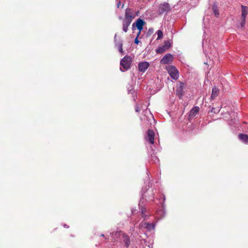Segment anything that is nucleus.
I'll use <instances>...</instances> for the list:
<instances>
[{
    "label": "nucleus",
    "instance_id": "1",
    "mask_svg": "<svg viewBox=\"0 0 248 248\" xmlns=\"http://www.w3.org/2000/svg\"><path fill=\"white\" fill-rule=\"evenodd\" d=\"M135 17V16L132 10L128 8H126L124 18L123 21V30L124 32H126L127 31L128 27Z\"/></svg>",
    "mask_w": 248,
    "mask_h": 248
},
{
    "label": "nucleus",
    "instance_id": "2",
    "mask_svg": "<svg viewBox=\"0 0 248 248\" xmlns=\"http://www.w3.org/2000/svg\"><path fill=\"white\" fill-rule=\"evenodd\" d=\"M131 58L128 56H124L120 62V70L122 72L128 70L130 68Z\"/></svg>",
    "mask_w": 248,
    "mask_h": 248
},
{
    "label": "nucleus",
    "instance_id": "3",
    "mask_svg": "<svg viewBox=\"0 0 248 248\" xmlns=\"http://www.w3.org/2000/svg\"><path fill=\"white\" fill-rule=\"evenodd\" d=\"M140 120L146 122L147 124H151L152 121H154L153 115L148 109L146 108L143 112L142 116L140 117Z\"/></svg>",
    "mask_w": 248,
    "mask_h": 248
},
{
    "label": "nucleus",
    "instance_id": "4",
    "mask_svg": "<svg viewBox=\"0 0 248 248\" xmlns=\"http://www.w3.org/2000/svg\"><path fill=\"white\" fill-rule=\"evenodd\" d=\"M168 73L171 78L174 80H176L179 78V72L176 68L173 65H169L166 67Z\"/></svg>",
    "mask_w": 248,
    "mask_h": 248
},
{
    "label": "nucleus",
    "instance_id": "5",
    "mask_svg": "<svg viewBox=\"0 0 248 248\" xmlns=\"http://www.w3.org/2000/svg\"><path fill=\"white\" fill-rule=\"evenodd\" d=\"M156 223H149L146 221H143L140 224V228L141 229H145L147 231L150 232L154 230Z\"/></svg>",
    "mask_w": 248,
    "mask_h": 248
},
{
    "label": "nucleus",
    "instance_id": "6",
    "mask_svg": "<svg viewBox=\"0 0 248 248\" xmlns=\"http://www.w3.org/2000/svg\"><path fill=\"white\" fill-rule=\"evenodd\" d=\"M115 235L120 237L123 240L124 246L127 248L130 245V238L128 236L125 234L123 232L118 231L116 232Z\"/></svg>",
    "mask_w": 248,
    "mask_h": 248
},
{
    "label": "nucleus",
    "instance_id": "7",
    "mask_svg": "<svg viewBox=\"0 0 248 248\" xmlns=\"http://www.w3.org/2000/svg\"><path fill=\"white\" fill-rule=\"evenodd\" d=\"M155 193L153 189H149L146 192H142V199H145L146 201H153L155 198Z\"/></svg>",
    "mask_w": 248,
    "mask_h": 248
},
{
    "label": "nucleus",
    "instance_id": "8",
    "mask_svg": "<svg viewBox=\"0 0 248 248\" xmlns=\"http://www.w3.org/2000/svg\"><path fill=\"white\" fill-rule=\"evenodd\" d=\"M145 24V22L141 19L138 18L136 21L132 24V29L134 30L136 27L139 31L138 35H139L141 30L143 29V26Z\"/></svg>",
    "mask_w": 248,
    "mask_h": 248
},
{
    "label": "nucleus",
    "instance_id": "9",
    "mask_svg": "<svg viewBox=\"0 0 248 248\" xmlns=\"http://www.w3.org/2000/svg\"><path fill=\"white\" fill-rule=\"evenodd\" d=\"M170 10V5L167 2H164L159 6L158 12L160 14L168 13Z\"/></svg>",
    "mask_w": 248,
    "mask_h": 248
},
{
    "label": "nucleus",
    "instance_id": "10",
    "mask_svg": "<svg viewBox=\"0 0 248 248\" xmlns=\"http://www.w3.org/2000/svg\"><path fill=\"white\" fill-rule=\"evenodd\" d=\"M155 139V133L152 130H148L147 136L145 137V140L148 141L151 144H154Z\"/></svg>",
    "mask_w": 248,
    "mask_h": 248
},
{
    "label": "nucleus",
    "instance_id": "11",
    "mask_svg": "<svg viewBox=\"0 0 248 248\" xmlns=\"http://www.w3.org/2000/svg\"><path fill=\"white\" fill-rule=\"evenodd\" d=\"M184 84L179 82L176 86V93L181 98L184 94Z\"/></svg>",
    "mask_w": 248,
    "mask_h": 248
},
{
    "label": "nucleus",
    "instance_id": "12",
    "mask_svg": "<svg viewBox=\"0 0 248 248\" xmlns=\"http://www.w3.org/2000/svg\"><path fill=\"white\" fill-rule=\"evenodd\" d=\"M173 55L170 53L166 54L163 58L161 60L160 62L161 64H166L171 62L173 60Z\"/></svg>",
    "mask_w": 248,
    "mask_h": 248
},
{
    "label": "nucleus",
    "instance_id": "13",
    "mask_svg": "<svg viewBox=\"0 0 248 248\" xmlns=\"http://www.w3.org/2000/svg\"><path fill=\"white\" fill-rule=\"evenodd\" d=\"M150 64L147 62H140L138 64L139 70L144 72L149 67Z\"/></svg>",
    "mask_w": 248,
    "mask_h": 248
},
{
    "label": "nucleus",
    "instance_id": "14",
    "mask_svg": "<svg viewBox=\"0 0 248 248\" xmlns=\"http://www.w3.org/2000/svg\"><path fill=\"white\" fill-rule=\"evenodd\" d=\"M199 111V108L198 107H194L193 108L189 114V117L190 118L195 116Z\"/></svg>",
    "mask_w": 248,
    "mask_h": 248
},
{
    "label": "nucleus",
    "instance_id": "15",
    "mask_svg": "<svg viewBox=\"0 0 248 248\" xmlns=\"http://www.w3.org/2000/svg\"><path fill=\"white\" fill-rule=\"evenodd\" d=\"M165 211L163 208L159 210H157L156 213V217L158 219H160L165 216Z\"/></svg>",
    "mask_w": 248,
    "mask_h": 248
},
{
    "label": "nucleus",
    "instance_id": "16",
    "mask_svg": "<svg viewBox=\"0 0 248 248\" xmlns=\"http://www.w3.org/2000/svg\"><path fill=\"white\" fill-rule=\"evenodd\" d=\"M241 9H242L241 18H246L247 16L248 13V7L246 6L242 5Z\"/></svg>",
    "mask_w": 248,
    "mask_h": 248
},
{
    "label": "nucleus",
    "instance_id": "17",
    "mask_svg": "<svg viewBox=\"0 0 248 248\" xmlns=\"http://www.w3.org/2000/svg\"><path fill=\"white\" fill-rule=\"evenodd\" d=\"M239 139L243 142L248 144V135L244 134H240L238 136Z\"/></svg>",
    "mask_w": 248,
    "mask_h": 248
},
{
    "label": "nucleus",
    "instance_id": "18",
    "mask_svg": "<svg viewBox=\"0 0 248 248\" xmlns=\"http://www.w3.org/2000/svg\"><path fill=\"white\" fill-rule=\"evenodd\" d=\"M218 90L216 87H214L212 89V93L211 94V97L212 98H215L216 97H217L218 95Z\"/></svg>",
    "mask_w": 248,
    "mask_h": 248
},
{
    "label": "nucleus",
    "instance_id": "19",
    "mask_svg": "<svg viewBox=\"0 0 248 248\" xmlns=\"http://www.w3.org/2000/svg\"><path fill=\"white\" fill-rule=\"evenodd\" d=\"M213 10L214 13L216 16L218 17V16L219 15V14L218 12L217 7L216 5H215V4H214V5H213Z\"/></svg>",
    "mask_w": 248,
    "mask_h": 248
},
{
    "label": "nucleus",
    "instance_id": "20",
    "mask_svg": "<svg viewBox=\"0 0 248 248\" xmlns=\"http://www.w3.org/2000/svg\"><path fill=\"white\" fill-rule=\"evenodd\" d=\"M116 36H117V34H115V36H114L115 45L116 46H117V47H119V46H120V45H123V44H122V41L117 42Z\"/></svg>",
    "mask_w": 248,
    "mask_h": 248
},
{
    "label": "nucleus",
    "instance_id": "21",
    "mask_svg": "<svg viewBox=\"0 0 248 248\" xmlns=\"http://www.w3.org/2000/svg\"><path fill=\"white\" fill-rule=\"evenodd\" d=\"M157 34V40H160L163 37V32L160 30H158L156 32Z\"/></svg>",
    "mask_w": 248,
    "mask_h": 248
},
{
    "label": "nucleus",
    "instance_id": "22",
    "mask_svg": "<svg viewBox=\"0 0 248 248\" xmlns=\"http://www.w3.org/2000/svg\"><path fill=\"white\" fill-rule=\"evenodd\" d=\"M141 211L142 217L144 218L145 220L146 219V217H147V215L145 214L146 209L141 207Z\"/></svg>",
    "mask_w": 248,
    "mask_h": 248
},
{
    "label": "nucleus",
    "instance_id": "23",
    "mask_svg": "<svg viewBox=\"0 0 248 248\" xmlns=\"http://www.w3.org/2000/svg\"><path fill=\"white\" fill-rule=\"evenodd\" d=\"M151 160L155 163H157L159 162L158 158L155 155H152Z\"/></svg>",
    "mask_w": 248,
    "mask_h": 248
},
{
    "label": "nucleus",
    "instance_id": "24",
    "mask_svg": "<svg viewBox=\"0 0 248 248\" xmlns=\"http://www.w3.org/2000/svg\"><path fill=\"white\" fill-rule=\"evenodd\" d=\"M164 50H165V47H164V46H163L162 47H159L156 50V52L158 53H162L164 51Z\"/></svg>",
    "mask_w": 248,
    "mask_h": 248
},
{
    "label": "nucleus",
    "instance_id": "25",
    "mask_svg": "<svg viewBox=\"0 0 248 248\" xmlns=\"http://www.w3.org/2000/svg\"><path fill=\"white\" fill-rule=\"evenodd\" d=\"M246 18H242V21L240 23V27L243 28L246 23Z\"/></svg>",
    "mask_w": 248,
    "mask_h": 248
},
{
    "label": "nucleus",
    "instance_id": "26",
    "mask_svg": "<svg viewBox=\"0 0 248 248\" xmlns=\"http://www.w3.org/2000/svg\"><path fill=\"white\" fill-rule=\"evenodd\" d=\"M118 50L122 54H124V51H123V45H120V46H119V47H118Z\"/></svg>",
    "mask_w": 248,
    "mask_h": 248
},
{
    "label": "nucleus",
    "instance_id": "27",
    "mask_svg": "<svg viewBox=\"0 0 248 248\" xmlns=\"http://www.w3.org/2000/svg\"><path fill=\"white\" fill-rule=\"evenodd\" d=\"M164 47H169L170 46V43L169 41H166L165 42V44H164Z\"/></svg>",
    "mask_w": 248,
    "mask_h": 248
},
{
    "label": "nucleus",
    "instance_id": "28",
    "mask_svg": "<svg viewBox=\"0 0 248 248\" xmlns=\"http://www.w3.org/2000/svg\"><path fill=\"white\" fill-rule=\"evenodd\" d=\"M154 32V29L153 28H150L149 29L148 31V34L151 35L152 33H153Z\"/></svg>",
    "mask_w": 248,
    "mask_h": 248
},
{
    "label": "nucleus",
    "instance_id": "29",
    "mask_svg": "<svg viewBox=\"0 0 248 248\" xmlns=\"http://www.w3.org/2000/svg\"><path fill=\"white\" fill-rule=\"evenodd\" d=\"M140 110V108L139 107V106L138 105H137L136 107V108H135V110L136 112H139Z\"/></svg>",
    "mask_w": 248,
    "mask_h": 248
},
{
    "label": "nucleus",
    "instance_id": "30",
    "mask_svg": "<svg viewBox=\"0 0 248 248\" xmlns=\"http://www.w3.org/2000/svg\"><path fill=\"white\" fill-rule=\"evenodd\" d=\"M139 35H137V37L135 38V43L136 44H138L139 43V41L138 40V37Z\"/></svg>",
    "mask_w": 248,
    "mask_h": 248
},
{
    "label": "nucleus",
    "instance_id": "31",
    "mask_svg": "<svg viewBox=\"0 0 248 248\" xmlns=\"http://www.w3.org/2000/svg\"><path fill=\"white\" fill-rule=\"evenodd\" d=\"M128 92L129 93H131V94H133L134 93V91L132 89H131L130 90L129 89L128 90Z\"/></svg>",
    "mask_w": 248,
    "mask_h": 248
},
{
    "label": "nucleus",
    "instance_id": "32",
    "mask_svg": "<svg viewBox=\"0 0 248 248\" xmlns=\"http://www.w3.org/2000/svg\"><path fill=\"white\" fill-rule=\"evenodd\" d=\"M153 248L152 246L151 247L150 245H146L144 248Z\"/></svg>",
    "mask_w": 248,
    "mask_h": 248
},
{
    "label": "nucleus",
    "instance_id": "33",
    "mask_svg": "<svg viewBox=\"0 0 248 248\" xmlns=\"http://www.w3.org/2000/svg\"><path fill=\"white\" fill-rule=\"evenodd\" d=\"M143 203V202L142 201V200H140V203H139V206H141V204Z\"/></svg>",
    "mask_w": 248,
    "mask_h": 248
},
{
    "label": "nucleus",
    "instance_id": "34",
    "mask_svg": "<svg viewBox=\"0 0 248 248\" xmlns=\"http://www.w3.org/2000/svg\"><path fill=\"white\" fill-rule=\"evenodd\" d=\"M63 227H64V228H69V226H68V225H66V224H64V225H63Z\"/></svg>",
    "mask_w": 248,
    "mask_h": 248
},
{
    "label": "nucleus",
    "instance_id": "35",
    "mask_svg": "<svg viewBox=\"0 0 248 248\" xmlns=\"http://www.w3.org/2000/svg\"><path fill=\"white\" fill-rule=\"evenodd\" d=\"M120 4H121V2H120V1H119V2H118V3H117V7H118V8H119V6H120Z\"/></svg>",
    "mask_w": 248,
    "mask_h": 248
},
{
    "label": "nucleus",
    "instance_id": "36",
    "mask_svg": "<svg viewBox=\"0 0 248 248\" xmlns=\"http://www.w3.org/2000/svg\"><path fill=\"white\" fill-rule=\"evenodd\" d=\"M212 111L214 112H216V111L215 110V109L213 108L212 109Z\"/></svg>",
    "mask_w": 248,
    "mask_h": 248
},
{
    "label": "nucleus",
    "instance_id": "37",
    "mask_svg": "<svg viewBox=\"0 0 248 248\" xmlns=\"http://www.w3.org/2000/svg\"><path fill=\"white\" fill-rule=\"evenodd\" d=\"M165 200H166L165 197L164 196H163V202H164L165 201Z\"/></svg>",
    "mask_w": 248,
    "mask_h": 248
},
{
    "label": "nucleus",
    "instance_id": "38",
    "mask_svg": "<svg viewBox=\"0 0 248 248\" xmlns=\"http://www.w3.org/2000/svg\"><path fill=\"white\" fill-rule=\"evenodd\" d=\"M101 236H104V234H102L101 235Z\"/></svg>",
    "mask_w": 248,
    "mask_h": 248
},
{
    "label": "nucleus",
    "instance_id": "39",
    "mask_svg": "<svg viewBox=\"0 0 248 248\" xmlns=\"http://www.w3.org/2000/svg\"><path fill=\"white\" fill-rule=\"evenodd\" d=\"M215 55H216V56H217V54H215Z\"/></svg>",
    "mask_w": 248,
    "mask_h": 248
}]
</instances>
